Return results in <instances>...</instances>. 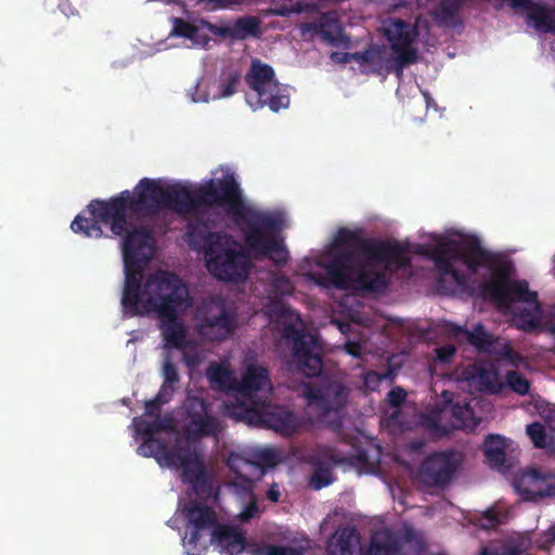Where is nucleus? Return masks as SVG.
<instances>
[{"label":"nucleus","mask_w":555,"mask_h":555,"mask_svg":"<svg viewBox=\"0 0 555 555\" xmlns=\"http://www.w3.org/2000/svg\"><path fill=\"white\" fill-rule=\"evenodd\" d=\"M141 186L145 189L150 204L143 205L147 202L141 196V208L155 212L163 204L182 218L196 217L186 224V235L190 238L204 237V229L208 225L198 217L203 209L223 207L237 224L246 248L256 259L268 258L278 267L287 263L288 250L280 236L282 217L246 205L233 173H227L220 179H209L194 191L181 184L162 186L149 178L141 179Z\"/></svg>","instance_id":"1"},{"label":"nucleus","mask_w":555,"mask_h":555,"mask_svg":"<svg viewBox=\"0 0 555 555\" xmlns=\"http://www.w3.org/2000/svg\"><path fill=\"white\" fill-rule=\"evenodd\" d=\"M144 190L140 180L133 192L125 190L109 199H92L86 209L89 217L78 215L70 224L75 233L83 234L86 237H101L103 235L101 224L109 225L115 236H122L126 276L121 302L143 294L142 272L154 255L152 232L143 225L131 228L127 218H151L157 216L162 209H167L163 204L155 212L141 208L142 205L139 204L141 196L149 202Z\"/></svg>","instance_id":"2"},{"label":"nucleus","mask_w":555,"mask_h":555,"mask_svg":"<svg viewBox=\"0 0 555 555\" xmlns=\"http://www.w3.org/2000/svg\"><path fill=\"white\" fill-rule=\"evenodd\" d=\"M410 251V243L365 237L361 230L341 228L336 233L330 258L318 263L325 275L314 273L311 279L324 287L383 294L389 280L384 271L375 268L379 264L385 270L392 266L409 267Z\"/></svg>","instance_id":"3"},{"label":"nucleus","mask_w":555,"mask_h":555,"mask_svg":"<svg viewBox=\"0 0 555 555\" xmlns=\"http://www.w3.org/2000/svg\"><path fill=\"white\" fill-rule=\"evenodd\" d=\"M189 289L181 278L170 271L159 270L143 283V294L122 301L125 317L155 314L167 347L182 349L186 346L188 330L181 314L188 307Z\"/></svg>","instance_id":"4"},{"label":"nucleus","mask_w":555,"mask_h":555,"mask_svg":"<svg viewBox=\"0 0 555 555\" xmlns=\"http://www.w3.org/2000/svg\"><path fill=\"white\" fill-rule=\"evenodd\" d=\"M414 253L434 261L439 272L438 288L446 294L464 289L468 283L467 275L454 268V261L465 264L472 273H476L479 268H491L496 261L495 255L483 248L476 235H463L460 240L450 238L434 246L417 245Z\"/></svg>","instance_id":"5"},{"label":"nucleus","mask_w":555,"mask_h":555,"mask_svg":"<svg viewBox=\"0 0 555 555\" xmlns=\"http://www.w3.org/2000/svg\"><path fill=\"white\" fill-rule=\"evenodd\" d=\"M384 35L396 55L391 56L383 46H372L369 70L375 74H395L400 79L404 68L418 60L417 49L413 47L418 30L406 21L389 18L385 22Z\"/></svg>","instance_id":"6"},{"label":"nucleus","mask_w":555,"mask_h":555,"mask_svg":"<svg viewBox=\"0 0 555 555\" xmlns=\"http://www.w3.org/2000/svg\"><path fill=\"white\" fill-rule=\"evenodd\" d=\"M204 236L206 267L210 274L223 282L246 281L253 263L241 244L222 232H209Z\"/></svg>","instance_id":"7"},{"label":"nucleus","mask_w":555,"mask_h":555,"mask_svg":"<svg viewBox=\"0 0 555 555\" xmlns=\"http://www.w3.org/2000/svg\"><path fill=\"white\" fill-rule=\"evenodd\" d=\"M483 292L501 309L513 311L516 302L528 304L529 308L514 313V322L525 332L539 327L541 309L538 295L529 289L527 281H511L506 276H501L486 283Z\"/></svg>","instance_id":"8"},{"label":"nucleus","mask_w":555,"mask_h":555,"mask_svg":"<svg viewBox=\"0 0 555 555\" xmlns=\"http://www.w3.org/2000/svg\"><path fill=\"white\" fill-rule=\"evenodd\" d=\"M194 322L196 333L205 340L224 341L237 327L236 308L223 296L212 295L196 306Z\"/></svg>","instance_id":"9"},{"label":"nucleus","mask_w":555,"mask_h":555,"mask_svg":"<svg viewBox=\"0 0 555 555\" xmlns=\"http://www.w3.org/2000/svg\"><path fill=\"white\" fill-rule=\"evenodd\" d=\"M227 414L249 425L271 428L291 435L297 429V420L291 411L272 405L267 400L259 402H227Z\"/></svg>","instance_id":"10"},{"label":"nucleus","mask_w":555,"mask_h":555,"mask_svg":"<svg viewBox=\"0 0 555 555\" xmlns=\"http://www.w3.org/2000/svg\"><path fill=\"white\" fill-rule=\"evenodd\" d=\"M247 86L256 92L255 102L247 98L253 109L268 105L274 113L289 105V94L286 87L281 86L275 79L273 68L259 60H253L250 68L245 75Z\"/></svg>","instance_id":"11"},{"label":"nucleus","mask_w":555,"mask_h":555,"mask_svg":"<svg viewBox=\"0 0 555 555\" xmlns=\"http://www.w3.org/2000/svg\"><path fill=\"white\" fill-rule=\"evenodd\" d=\"M350 389L339 380H331L321 387L307 385L304 396L310 408L317 411L321 423H328L334 429L340 427L339 412L346 406Z\"/></svg>","instance_id":"12"},{"label":"nucleus","mask_w":555,"mask_h":555,"mask_svg":"<svg viewBox=\"0 0 555 555\" xmlns=\"http://www.w3.org/2000/svg\"><path fill=\"white\" fill-rule=\"evenodd\" d=\"M188 520L184 545L186 555H202L211 544L212 531L219 525L216 511L197 502H190L184 509Z\"/></svg>","instance_id":"13"},{"label":"nucleus","mask_w":555,"mask_h":555,"mask_svg":"<svg viewBox=\"0 0 555 555\" xmlns=\"http://www.w3.org/2000/svg\"><path fill=\"white\" fill-rule=\"evenodd\" d=\"M283 336L292 339V357L296 369L307 377H315L323 370L322 347L317 336L298 330L289 324L284 327Z\"/></svg>","instance_id":"14"},{"label":"nucleus","mask_w":555,"mask_h":555,"mask_svg":"<svg viewBox=\"0 0 555 555\" xmlns=\"http://www.w3.org/2000/svg\"><path fill=\"white\" fill-rule=\"evenodd\" d=\"M425 544L411 527L396 532L389 528L377 531L371 539L367 555H421Z\"/></svg>","instance_id":"15"},{"label":"nucleus","mask_w":555,"mask_h":555,"mask_svg":"<svg viewBox=\"0 0 555 555\" xmlns=\"http://www.w3.org/2000/svg\"><path fill=\"white\" fill-rule=\"evenodd\" d=\"M462 453L454 450L434 452L421 465L420 479L428 487H446L461 466Z\"/></svg>","instance_id":"16"},{"label":"nucleus","mask_w":555,"mask_h":555,"mask_svg":"<svg viewBox=\"0 0 555 555\" xmlns=\"http://www.w3.org/2000/svg\"><path fill=\"white\" fill-rule=\"evenodd\" d=\"M307 463L312 466L309 486L321 490L334 481L333 466L344 463V459L330 446H318L308 456Z\"/></svg>","instance_id":"17"},{"label":"nucleus","mask_w":555,"mask_h":555,"mask_svg":"<svg viewBox=\"0 0 555 555\" xmlns=\"http://www.w3.org/2000/svg\"><path fill=\"white\" fill-rule=\"evenodd\" d=\"M515 488L525 501L555 496V475L532 468L515 480Z\"/></svg>","instance_id":"18"},{"label":"nucleus","mask_w":555,"mask_h":555,"mask_svg":"<svg viewBox=\"0 0 555 555\" xmlns=\"http://www.w3.org/2000/svg\"><path fill=\"white\" fill-rule=\"evenodd\" d=\"M271 388L269 372L266 367L249 364L242 374L241 382L235 384L234 402H259L257 392Z\"/></svg>","instance_id":"19"},{"label":"nucleus","mask_w":555,"mask_h":555,"mask_svg":"<svg viewBox=\"0 0 555 555\" xmlns=\"http://www.w3.org/2000/svg\"><path fill=\"white\" fill-rule=\"evenodd\" d=\"M301 33H312L321 37V39L334 47L346 42L348 39L344 35V28L335 12H325L311 23H304L301 25Z\"/></svg>","instance_id":"20"},{"label":"nucleus","mask_w":555,"mask_h":555,"mask_svg":"<svg viewBox=\"0 0 555 555\" xmlns=\"http://www.w3.org/2000/svg\"><path fill=\"white\" fill-rule=\"evenodd\" d=\"M188 415L189 424L186 430L190 437L203 438L215 436L220 430L218 420L207 413V403L203 400L191 402Z\"/></svg>","instance_id":"21"},{"label":"nucleus","mask_w":555,"mask_h":555,"mask_svg":"<svg viewBox=\"0 0 555 555\" xmlns=\"http://www.w3.org/2000/svg\"><path fill=\"white\" fill-rule=\"evenodd\" d=\"M211 544H216L222 553L235 555L245 551L246 538L237 528L219 522L212 531Z\"/></svg>","instance_id":"22"},{"label":"nucleus","mask_w":555,"mask_h":555,"mask_svg":"<svg viewBox=\"0 0 555 555\" xmlns=\"http://www.w3.org/2000/svg\"><path fill=\"white\" fill-rule=\"evenodd\" d=\"M215 34L232 40H245L260 35V20L257 16L246 15L218 27Z\"/></svg>","instance_id":"23"},{"label":"nucleus","mask_w":555,"mask_h":555,"mask_svg":"<svg viewBox=\"0 0 555 555\" xmlns=\"http://www.w3.org/2000/svg\"><path fill=\"white\" fill-rule=\"evenodd\" d=\"M453 422L450 427L440 424L439 415H431L426 418L427 427L439 436H447L452 429H460L466 426V421L470 417L473 411L468 404L454 403L450 408Z\"/></svg>","instance_id":"24"},{"label":"nucleus","mask_w":555,"mask_h":555,"mask_svg":"<svg viewBox=\"0 0 555 555\" xmlns=\"http://www.w3.org/2000/svg\"><path fill=\"white\" fill-rule=\"evenodd\" d=\"M359 544V534L354 528L346 527L336 531L330 539L328 551L332 555H352Z\"/></svg>","instance_id":"25"},{"label":"nucleus","mask_w":555,"mask_h":555,"mask_svg":"<svg viewBox=\"0 0 555 555\" xmlns=\"http://www.w3.org/2000/svg\"><path fill=\"white\" fill-rule=\"evenodd\" d=\"M198 455L197 449L189 440H178L172 448H168L165 464L169 467H179L196 460Z\"/></svg>","instance_id":"26"},{"label":"nucleus","mask_w":555,"mask_h":555,"mask_svg":"<svg viewBox=\"0 0 555 555\" xmlns=\"http://www.w3.org/2000/svg\"><path fill=\"white\" fill-rule=\"evenodd\" d=\"M530 539L524 534L511 535L504 540L500 547H483L480 555H524L530 547Z\"/></svg>","instance_id":"27"},{"label":"nucleus","mask_w":555,"mask_h":555,"mask_svg":"<svg viewBox=\"0 0 555 555\" xmlns=\"http://www.w3.org/2000/svg\"><path fill=\"white\" fill-rule=\"evenodd\" d=\"M506 440L501 435L490 434L483 441V453L492 467H501L506 460Z\"/></svg>","instance_id":"28"},{"label":"nucleus","mask_w":555,"mask_h":555,"mask_svg":"<svg viewBox=\"0 0 555 555\" xmlns=\"http://www.w3.org/2000/svg\"><path fill=\"white\" fill-rule=\"evenodd\" d=\"M179 468L182 469L183 481L190 483L194 489L208 485L209 478L201 455L196 460L182 464Z\"/></svg>","instance_id":"29"},{"label":"nucleus","mask_w":555,"mask_h":555,"mask_svg":"<svg viewBox=\"0 0 555 555\" xmlns=\"http://www.w3.org/2000/svg\"><path fill=\"white\" fill-rule=\"evenodd\" d=\"M168 446L162 439L154 437H143L142 443L138 448V453L144 457H154L158 463L165 462Z\"/></svg>","instance_id":"30"},{"label":"nucleus","mask_w":555,"mask_h":555,"mask_svg":"<svg viewBox=\"0 0 555 555\" xmlns=\"http://www.w3.org/2000/svg\"><path fill=\"white\" fill-rule=\"evenodd\" d=\"M207 376L212 384L219 388H227L235 391L236 382L232 378L231 371L220 364H211L207 370Z\"/></svg>","instance_id":"31"},{"label":"nucleus","mask_w":555,"mask_h":555,"mask_svg":"<svg viewBox=\"0 0 555 555\" xmlns=\"http://www.w3.org/2000/svg\"><path fill=\"white\" fill-rule=\"evenodd\" d=\"M468 341L480 351L490 352L494 340L492 336L480 324L467 333Z\"/></svg>","instance_id":"32"},{"label":"nucleus","mask_w":555,"mask_h":555,"mask_svg":"<svg viewBox=\"0 0 555 555\" xmlns=\"http://www.w3.org/2000/svg\"><path fill=\"white\" fill-rule=\"evenodd\" d=\"M242 75L238 70H231L224 75L219 83V96L229 98L236 93L241 83Z\"/></svg>","instance_id":"33"},{"label":"nucleus","mask_w":555,"mask_h":555,"mask_svg":"<svg viewBox=\"0 0 555 555\" xmlns=\"http://www.w3.org/2000/svg\"><path fill=\"white\" fill-rule=\"evenodd\" d=\"M183 353L182 360L185 366L191 370L196 369L203 361V356L197 345L193 340H189L186 346L180 349Z\"/></svg>","instance_id":"34"},{"label":"nucleus","mask_w":555,"mask_h":555,"mask_svg":"<svg viewBox=\"0 0 555 555\" xmlns=\"http://www.w3.org/2000/svg\"><path fill=\"white\" fill-rule=\"evenodd\" d=\"M526 433L533 446L539 449H543L547 444V435L544 425L539 422L527 425Z\"/></svg>","instance_id":"35"},{"label":"nucleus","mask_w":555,"mask_h":555,"mask_svg":"<svg viewBox=\"0 0 555 555\" xmlns=\"http://www.w3.org/2000/svg\"><path fill=\"white\" fill-rule=\"evenodd\" d=\"M197 33L198 28L195 25L180 17H176L173 20V28L171 33L173 36L193 40Z\"/></svg>","instance_id":"36"},{"label":"nucleus","mask_w":555,"mask_h":555,"mask_svg":"<svg viewBox=\"0 0 555 555\" xmlns=\"http://www.w3.org/2000/svg\"><path fill=\"white\" fill-rule=\"evenodd\" d=\"M506 382H507L508 386L511 387V389H513L518 395L524 396L529 391V388H530L529 382L527 380V378H525L522 376V374H520L517 371L508 372L506 374Z\"/></svg>","instance_id":"37"},{"label":"nucleus","mask_w":555,"mask_h":555,"mask_svg":"<svg viewBox=\"0 0 555 555\" xmlns=\"http://www.w3.org/2000/svg\"><path fill=\"white\" fill-rule=\"evenodd\" d=\"M478 380L486 389L495 391L498 389V373L492 369L479 367Z\"/></svg>","instance_id":"38"},{"label":"nucleus","mask_w":555,"mask_h":555,"mask_svg":"<svg viewBox=\"0 0 555 555\" xmlns=\"http://www.w3.org/2000/svg\"><path fill=\"white\" fill-rule=\"evenodd\" d=\"M256 460L264 466L272 467L280 461L279 452L272 448H263L255 453Z\"/></svg>","instance_id":"39"},{"label":"nucleus","mask_w":555,"mask_h":555,"mask_svg":"<svg viewBox=\"0 0 555 555\" xmlns=\"http://www.w3.org/2000/svg\"><path fill=\"white\" fill-rule=\"evenodd\" d=\"M163 377H164V384L173 386V384L178 383L180 379L178 369L171 361L170 357H167L164 365H163Z\"/></svg>","instance_id":"40"},{"label":"nucleus","mask_w":555,"mask_h":555,"mask_svg":"<svg viewBox=\"0 0 555 555\" xmlns=\"http://www.w3.org/2000/svg\"><path fill=\"white\" fill-rule=\"evenodd\" d=\"M165 429L166 425L164 421L159 418V416L153 422H143L139 426V431L142 434L143 437L146 438L153 437L154 434L163 431Z\"/></svg>","instance_id":"41"},{"label":"nucleus","mask_w":555,"mask_h":555,"mask_svg":"<svg viewBox=\"0 0 555 555\" xmlns=\"http://www.w3.org/2000/svg\"><path fill=\"white\" fill-rule=\"evenodd\" d=\"M480 521L481 526L486 529H494L502 524V519L494 508H488L481 515Z\"/></svg>","instance_id":"42"},{"label":"nucleus","mask_w":555,"mask_h":555,"mask_svg":"<svg viewBox=\"0 0 555 555\" xmlns=\"http://www.w3.org/2000/svg\"><path fill=\"white\" fill-rule=\"evenodd\" d=\"M388 374H380L375 371H369L363 375V385L369 390H376L382 380L385 379Z\"/></svg>","instance_id":"43"},{"label":"nucleus","mask_w":555,"mask_h":555,"mask_svg":"<svg viewBox=\"0 0 555 555\" xmlns=\"http://www.w3.org/2000/svg\"><path fill=\"white\" fill-rule=\"evenodd\" d=\"M232 485L237 489L240 494L246 496L254 495V483L251 479L238 476L233 480Z\"/></svg>","instance_id":"44"},{"label":"nucleus","mask_w":555,"mask_h":555,"mask_svg":"<svg viewBox=\"0 0 555 555\" xmlns=\"http://www.w3.org/2000/svg\"><path fill=\"white\" fill-rule=\"evenodd\" d=\"M249 502L244 507V509L241 512V519L242 521H249L250 519L257 517L260 514V508L256 502L255 494L253 496H248Z\"/></svg>","instance_id":"45"},{"label":"nucleus","mask_w":555,"mask_h":555,"mask_svg":"<svg viewBox=\"0 0 555 555\" xmlns=\"http://www.w3.org/2000/svg\"><path fill=\"white\" fill-rule=\"evenodd\" d=\"M276 546L278 545H272V544H259V543H251V544H247L246 543V551L250 554V555H272L275 550H276Z\"/></svg>","instance_id":"46"},{"label":"nucleus","mask_w":555,"mask_h":555,"mask_svg":"<svg viewBox=\"0 0 555 555\" xmlns=\"http://www.w3.org/2000/svg\"><path fill=\"white\" fill-rule=\"evenodd\" d=\"M455 351V347L452 345L440 346L435 350L436 360L443 364L450 363L453 359Z\"/></svg>","instance_id":"47"},{"label":"nucleus","mask_w":555,"mask_h":555,"mask_svg":"<svg viewBox=\"0 0 555 555\" xmlns=\"http://www.w3.org/2000/svg\"><path fill=\"white\" fill-rule=\"evenodd\" d=\"M538 543L542 548H546L550 545H555V524L542 532Z\"/></svg>","instance_id":"48"},{"label":"nucleus","mask_w":555,"mask_h":555,"mask_svg":"<svg viewBox=\"0 0 555 555\" xmlns=\"http://www.w3.org/2000/svg\"><path fill=\"white\" fill-rule=\"evenodd\" d=\"M371 55H372V47H370L369 49H366L362 52H353L351 55V59H352V61L359 63L361 66H366L367 69H370Z\"/></svg>","instance_id":"49"},{"label":"nucleus","mask_w":555,"mask_h":555,"mask_svg":"<svg viewBox=\"0 0 555 555\" xmlns=\"http://www.w3.org/2000/svg\"><path fill=\"white\" fill-rule=\"evenodd\" d=\"M405 397H406V392L402 388H399V387L392 388L388 392V400H389L390 404L395 405V406L402 404L405 400Z\"/></svg>","instance_id":"50"},{"label":"nucleus","mask_w":555,"mask_h":555,"mask_svg":"<svg viewBox=\"0 0 555 555\" xmlns=\"http://www.w3.org/2000/svg\"><path fill=\"white\" fill-rule=\"evenodd\" d=\"M173 390H175L173 386L163 383L158 393L156 395V398H159V400H162V402L164 404L168 403L172 397Z\"/></svg>","instance_id":"51"},{"label":"nucleus","mask_w":555,"mask_h":555,"mask_svg":"<svg viewBox=\"0 0 555 555\" xmlns=\"http://www.w3.org/2000/svg\"><path fill=\"white\" fill-rule=\"evenodd\" d=\"M164 403L162 402V400H159V398H154V399H151L149 401L145 402V413L147 415H155L159 412L160 410V406L163 405Z\"/></svg>","instance_id":"52"},{"label":"nucleus","mask_w":555,"mask_h":555,"mask_svg":"<svg viewBox=\"0 0 555 555\" xmlns=\"http://www.w3.org/2000/svg\"><path fill=\"white\" fill-rule=\"evenodd\" d=\"M272 555H304V550L301 547L278 545Z\"/></svg>","instance_id":"53"},{"label":"nucleus","mask_w":555,"mask_h":555,"mask_svg":"<svg viewBox=\"0 0 555 555\" xmlns=\"http://www.w3.org/2000/svg\"><path fill=\"white\" fill-rule=\"evenodd\" d=\"M344 349L348 354L354 358H359L362 353V345L358 341H347L344 345Z\"/></svg>","instance_id":"54"},{"label":"nucleus","mask_w":555,"mask_h":555,"mask_svg":"<svg viewBox=\"0 0 555 555\" xmlns=\"http://www.w3.org/2000/svg\"><path fill=\"white\" fill-rule=\"evenodd\" d=\"M352 53L350 52H332L331 53V60L336 63L347 64L352 62L351 59Z\"/></svg>","instance_id":"55"},{"label":"nucleus","mask_w":555,"mask_h":555,"mask_svg":"<svg viewBox=\"0 0 555 555\" xmlns=\"http://www.w3.org/2000/svg\"><path fill=\"white\" fill-rule=\"evenodd\" d=\"M300 12H301V8L299 5H297V7L282 5L274 10V13L279 16H289L292 13H300Z\"/></svg>","instance_id":"56"},{"label":"nucleus","mask_w":555,"mask_h":555,"mask_svg":"<svg viewBox=\"0 0 555 555\" xmlns=\"http://www.w3.org/2000/svg\"><path fill=\"white\" fill-rule=\"evenodd\" d=\"M281 496L280 490L276 483H272L269 490L267 491V498L273 503L279 502Z\"/></svg>","instance_id":"57"},{"label":"nucleus","mask_w":555,"mask_h":555,"mask_svg":"<svg viewBox=\"0 0 555 555\" xmlns=\"http://www.w3.org/2000/svg\"><path fill=\"white\" fill-rule=\"evenodd\" d=\"M441 10L447 15H453L456 11V4L453 2H443L441 5Z\"/></svg>","instance_id":"58"},{"label":"nucleus","mask_w":555,"mask_h":555,"mask_svg":"<svg viewBox=\"0 0 555 555\" xmlns=\"http://www.w3.org/2000/svg\"><path fill=\"white\" fill-rule=\"evenodd\" d=\"M206 1L210 2V3H217V4H220L222 7H228L230 4L237 3L240 0H206Z\"/></svg>","instance_id":"59"},{"label":"nucleus","mask_w":555,"mask_h":555,"mask_svg":"<svg viewBox=\"0 0 555 555\" xmlns=\"http://www.w3.org/2000/svg\"><path fill=\"white\" fill-rule=\"evenodd\" d=\"M283 313H284V309L282 307H278V306L268 307V314L270 317H273V314H283Z\"/></svg>","instance_id":"60"},{"label":"nucleus","mask_w":555,"mask_h":555,"mask_svg":"<svg viewBox=\"0 0 555 555\" xmlns=\"http://www.w3.org/2000/svg\"><path fill=\"white\" fill-rule=\"evenodd\" d=\"M503 354L506 357V358H509L512 359L516 353L515 351L508 346V345H505L504 346V352Z\"/></svg>","instance_id":"61"},{"label":"nucleus","mask_w":555,"mask_h":555,"mask_svg":"<svg viewBox=\"0 0 555 555\" xmlns=\"http://www.w3.org/2000/svg\"><path fill=\"white\" fill-rule=\"evenodd\" d=\"M357 460L360 462V463H365L367 457H366V454L364 452H360L358 453L357 455Z\"/></svg>","instance_id":"62"},{"label":"nucleus","mask_w":555,"mask_h":555,"mask_svg":"<svg viewBox=\"0 0 555 555\" xmlns=\"http://www.w3.org/2000/svg\"><path fill=\"white\" fill-rule=\"evenodd\" d=\"M452 396H453V393L450 392V391H443L442 392V397L446 399L447 402H451L452 401Z\"/></svg>","instance_id":"63"},{"label":"nucleus","mask_w":555,"mask_h":555,"mask_svg":"<svg viewBox=\"0 0 555 555\" xmlns=\"http://www.w3.org/2000/svg\"><path fill=\"white\" fill-rule=\"evenodd\" d=\"M547 10H548L551 13H553V14L555 15V11H552V10H550V9H547Z\"/></svg>","instance_id":"64"}]
</instances>
